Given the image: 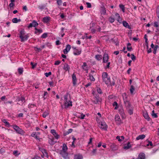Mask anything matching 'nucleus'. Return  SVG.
Returning <instances> with one entry per match:
<instances>
[{"label": "nucleus", "mask_w": 159, "mask_h": 159, "mask_svg": "<svg viewBox=\"0 0 159 159\" xmlns=\"http://www.w3.org/2000/svg\"><path fill=\"white\" fill-rule=\"evenodd\" d=\"M102 79L103 82H104L107 85H115V83L114 81H111L110 78L108 76V74L107 72H103L102 74Z\"/></svg>", "instance_id": "nucleus-1"}, {"label": "nucleus", "mask_w": 159, "mask_h": 159, "mask_svg": "<svg viewBox=\"0 0 159 159\" xmlns=\"http://www.w3.org/2000/svg\"><path fill=\"white\" fill-rule=\"evenodd\" d=\"M28 34H25V31L22 30L20 32L19 37L21 39V41L22 42L27 40L29 37Z\"/></svg>", "instance_id": "nucleus-2"}, {"label": "nucleus", "mask_w": 159, "mask_h": 159, "mask_svg": "<svg viewBox=\"0 0 159 159\" xmlns=\"http://www.w3.org/2000/svg\"><path fill=\"white\" fill-rule=\"evenodd\" d=\"M122 96H123L124 102L126 109L127 108L129 109V108L131 107V106L129 102L126 99L127 98L126 94L125 93H124L122 95Z\"/></svg>", "instance_id": "nucleus-3"}, {"label": "nucleus", "mask_w": 159, "mask_h": 159, "mask_svg": "<svg viewBox=\"0 0 159 159\" xmlns=\"http://www.w3.org/2000/svg\"><path fill=\"white\" fill-rule=\"evenodd\" d=\"M70 95L67 93L66 95H64V105L65 108H67L70 106V101L68 99V97Z\"/></svg>", "instance_id": "nucleus-4"}, {"label": "nucleus", "mask_w": 159, "mask_h": 159, "mask_svg": "<svg viewBox=\"0 0 159 159\" xmlns=\"http://www.w3.org/2000/svg\"><path fill=\"white\" fill-rule=\"evenodd\" d=\"M99 127L102 129L104 130H107V126L105 123L104 122H101L99 123L98 125Z\"/></svg>", "instance_id": "nucleus-5"}, {"label": "nucleus", "mask_w": 159, "mask_h": 159, "mask_svg": "<svg viewBox=\"0 0 159 159\" xmlns=\"http://www.w3.org/2000/svg\"><path fill=\"white\" fill-rule=\"evenodd\" d=\"M13 128L19 134H22L24 132V131L17 125H14Z\"/></svg>", "instance_id": "nucleus-6"}, {"label": "nucleus", "mask_w": 159, "mask_h": 159, "mask_svg": "<svg viewBox=\"0 0 159 159\" xmlns=\"http://www.w3.org/2000/svg\"><path fill=\"white\" fill-rule=\"evenodd\" d=\"M73 49L74 54L75 55H79L81 52V50L80 49H77L76 48L74 47H72Z\"/></svg>", "instance_id": "nucleus-7"}, {"label": "nucleus", "mask_w": 159, "mask_h": 159, "mask_svg": "<svg viewBox=\"0 0 159 159\" xmlns=\"http://www.w3.org/2000/svg\"><path fill=\"white\" fill-rule=\"evenodd\" d=\"M72 82L74 86H75L77 84V79L76 78V75L74 73L72 76Z\"/></svg>", "instance_id": "nucleus-8"}, {"label": "nucleus", "mask_w": 159, "mask_h": 159, "mask_svg": "<svg viewBox=\"0 0 159 159\" xmlns=\"http://www.w3.org/2000/svg\"><path fill=\"white\" fill-rule=\"evenodd\" d=\"M115 118L117 123L118 124H120L121 123V119L118 115H116Z\"/></svg>", "instance_id": "nucleus-9"}, {"label": "nucleus", "mask_w": 159, "mask_h": 159, "mask_svg": "<svg viewBox=\"0 0 159 159\" xmlns=\"http://www.w3.org/2000/svg\"><path fill=\"white\" fill-rule=\"evenodd\" d=\"M60 154L64 158L66 159L68 157V154L66 152H60Z\"/></svg>", "instance_id": "nucleus-10"}, {"label": "nucleus", "mask_w": 159, "mask_h": 159, "mask_svg": "<svg viewBox=\"0 0 159 159\" xmlns=\"http://www.w3.org/2000/svg\"><path fill=\"white\" fill-rule=\"evenodd\" d=\"M38 25V23L35 21L34 20L32 23L29 24V25L28 26V27L30 28L32 27H35Z\"/></svg>", "instance_id": "nucleus-11"}, {"label": "nucleus", "mask_w": 159, "mask_h": 159, "mask_svg": "<svg viewBox=\"0 0 159 159\" xmlns=\"http://www.w3.org/2000/svg\"><path fill=\"white\" fill-rule=\"evenodd\" d=\"M51 132L54 136L56 139H58L59 138V135L57 133L55 130L52 129L51 130Z\"/></svg>", "instance_id": "nucleus-12"}, {"label": "nucleus", "mask_w": 159, "mask_h": 159, "mask_svg": "<svg viewBox=\"0 0 159 159\" xmlns=\"http://www.w3.org/2000/svg\"><path fill=\"white\" fill-rule=\"evenodd\" d=\"M108 59V56L107 54L105 53L104 54L103 57V62H107Z\"/></svg>", "instance_id": "nucleus-13"}, {"label": "nucleus", "mask_w": 159, "mask_h": 159, "mask_svg": "<svg viewBox=\"0 0 159 159\" xmlns=\"http://www.w3.org/2000/svg\"><path fill=\"white\" fill-rule=\"evenodd\" d=\"M82 69L86 71V72H88V67L86 62H84L83 65L82 66Z\"/></svg>", "instance_id": "nucleus-14"}, {"label": "nucleus", "mask_w": 159, "mask_h": 159, "mask_svg": "<svg viewBox=\"0 0 159 159\" xmlns=\"http://www.w3.org/2000/svg\"><path fill=\"white\" fill-rule=\"evenodd\" d=\"M123 25L126 28H128L129 29H131L130 26L128 24L126 21H123Z\"/></svg>", "instance_id": "nucleus-15"}, {"label": "nucleus", "mask_w": 159, "mask_h": 159, "mask_svg": "<svg viewBox=\"0 0 159 159\" xmlns=\"http://www.w3.org/2000/svg\"><path fill=\"white\" fill-rule=\"evenodd\" d=\"M74 159H83V157L82 155L78 154L74 156Z\"/></svg>", "instance_id": "nucleus-16"}, {"label": "nucleus", "mask_w": 159, "mask_h": 159, "mask_svg": "<svg viewBox=\"0 0 159 159\" xmlns=\"http://www.w3.org/2000/svg\"><path fill=\"white\" fill-rule=\"evenodd\" d=\"M145 155L144 153H141L139 155L137 159H145Z\"/></svg>", "instance_id": "nucleus-17"}, {"label": "nucleus", "mask_w": 159, "mask_h": 159, "mask_svg": "<svg viewBox=\"0 0 159 159\" xmlns=\"http://www.w3.org/2000/svg\"><path fill=\"white\" fill-rule=\"evenodd\" d=\"M94 99V100L93 101V102L95 104L97 103L100 102V98L98 96L95 97Z\"/></svg>", "instance_id": "nucleus-18"}, {"label": "nucleus", "mask_w": 159, "mask_h": 159, "mask_svg": "<svg viewBox=\"0 0 159 159\" xmlns=\"http://www.w3.org/2000/svg\"><path fill=\"white\" fill-rule=\"evenodd\" d=\"M145 137V135L144 134H141L138 136L136 138L137 140H139V139H143Z\"/></svg>", "instance_id": "nucleus-19"}, {"label": "nucleus", "mask_w": 159, "mask_h": 159, "mask_svg": "<svg viewBox=\"0 0 159 159\" xmlns=\"http://www.w3.org/2000/svg\"><path fill=\"white\" fill-rule=\"evenodd\" d=\"M70 50V45L68 44L66 48L64 49L63 50V52L64 54H66L67 53L68 51Z\"/></svg>", "instance_id": "nucleus-20"}, {"label": "nucleus", "mask_w": 159, "mask_h": 159, "mask_svg": "<svg viewBox=\"0 0 159 159\" xmlns=\"http://www.w3.org/2000/svg\"><path fill=\"white\" fill-rule=\"evenodd\" d=\"M131 147V145L130 142H128L126 145H125L124 147V148L125 149H128L130 148Z\"/></svg>", "instance_id": "nucleus-21"}, {"label": "nucleus", "mask_w": 159, "mask_h": 159, "mask_svg": "<svg viewBox=\"0 0 159 159\" xmlns=\"http://www.w3.org/2000/svg\"><path fill=\"white\" fill-rule=\"evenodd\" d=\"M106 12V11L105 8L103 7H102L101 9V14L105 15Z\"/></svg>", "instance_id": "nucleus-22"}, {"label": "nucleus", "mask_w": 159, "mask_h": 159, "mask_svg": "<svg viewBox=\"0 0 159 159\" xmlns=\"http://www.w3.org/2000/svg\"><path fill=\"white\" fill-rule=\"evenodd\" d=\"M67 150V148L66 145L64 144L63 145L62 150H61L60 152H66Z\"/></svg>", "instance_id": "nucleus-23"}, {"label": "nucleus", "mask_w": 159, "mask_h": 159, "mask_svg": "<svg viewBox=\"0 0 159 159\" xmlns=\"http://www.w3.org/2000/svg\"><path fill=\"white\" fill-rule=\"evenodd\" d=\"M50 18L49 17H45L43 19V21L45 23H47L49 20Z\"/></svg>", "instance_id": "nucleus-24"}, {"label": "nucleus", "mask_w": 159, "mask_h": 159, "mask_svg": "<svg viewBox=\"0 0 159 159\" xmlns=\"http://www.w3.org/2000/svg\"><path fill=\"white\" fill-rule=\"evenodd\" d=\"M127 111H128V113L130 115H131L133 114V108L132 107H131L129 108V109L127 108Z\"/></svg>", "instance_id": "nucleus-25"}, {"label": "nucleus", "mask_w": 159, "mask_h": 159, "mask_svg": "<svg viewBox=\"0 0 159 159\" xmlns=\"http://www.w3.org/2000/svg\"><path fill=\"white\" fill-rule=\"evenodd\" d=\"M95 58L97 60L100 61L102 59V57L101 55H97L95 56Z\"/></svg>", "instance_id": "nucleus-26"}, {"label": "nucleus", "mask_w": 159, "mask_h": 159, "mask_svg": "<svg viewBox=\"0 0 159 159\" xmlns=\"http://www.w3.org/2000/svg\"><path fill=\"white\" fill-rule=\"evenodd\" d=\"M116 139L118 140V141L120 142L124 139V137L123 136H121L120 137L117 136L116 137Z\"/></svg>", "instance_id": "nucleus-27"}, {"label": "nucleus", "mask_w": 159, "mask_h": 159, "mask_svg": "<svg viewBox=\"0 0 159 159\" xmlns=\"http://www.w3.org/2000/svg\"><path fill=\"white\" fill-rule=\"evenodd\" d=\"M131 45V44L130 43H128L127 44V49L129 51H131L132 49Z\"/></svg>", "instance_id": "nucleus-28"}, {"label": "nucleus", "mask_w": 159, "mask_h": 159, "mask_svg": "<svg viewBox=\"0 0 159 159\" xmlns=\"http://www.w3.org/2000/svg\"><path fill=\"white\" fill-rule=\"evenodd\" d=\"M12 21L14 23H17L18 22L20 21V19H18L17 18H15L12 19Z\"/></svg>", "instance_id": "nucleus-29"}, {"label": "nucleus", "mask_w": 159, "mask_h": 159, "mask_svg": "<svg viewBox=\"0 0 159 159\" xmlns=\"http://www.w3.org/2000/svg\"><path fill=\"white\" fill-rule=\"evenodd\" d=\"M143 116L146 119L148 120H149L150 118L149 117V116L148 115V114L147 113H145L144 114Z\"/></svg>", "instance_id": "nucleus-30"}, {"label": "nucleus", "mask_w": 159, "mask_h": 159, "mask_svg": "<svg viewBox=\"0 0 159 159\" xmlns=\"http://www.w3.org/2000/svg\"><path fill=\"white\" fill-rule=\"evenodd\" d=\"M64 69L66 71L69 70V65L68 64H65L64 66Z\"/></svg>", "instance_id": "nucleus-31"}, {"label": "nucleus", "mask_w": 159, "mask_h": 159, "mask_svg": "<svg viewBox=\"0 0 159 159\" xmlns=\"http://www.w3.org/2000/svg\"><path fill=\"white\" fill-rule=\"evenodd\" d=\"M85 116V115L83 114V113H81L78 116V117L81 119H84V118Z\"/></svg>", "instance_id": "nucleus-32"}, {"label": "nucleus", "mask_w": 159, "mask_h": 159, "mask_svg": "<svg viewBox=\"0 0 159 159\" xmlns=\"http://www.w3.org/2000/svg\"><path fill=\"white\" fill-rule=\"evenodd\" d=\"M113 106L115 107V109H117L118 108V105L117 102H114L113 103Z\"/></svg>", "instance_id": "nucleus-33"}, {"label": "nucleus", "mask_w": 159, "mask_h": 159, "mask_svg": "<svg viewBox=\"0 0 159 159\" xmlns=\"http://www.w3.org/2000/svg\"><path fill=\"white\" fill-rule=\"evenodd\" d=\"M134 90V86L133 85H131V87H130V93L131 94H132L133 93Z\"/></svg>", "instance_id": "nucleus-34"}, {"label": "nucleus", "mask_w": 159, "mask_h": 159, "mask_svg": "<svg viewBox=\"0 0 159 159\" xmlns=\"http://www.w3.org/2000/svg\"><path fill=\"white\" fill-rule=\"evenodd\" d=\"M109 20L111 23L115 21L114 19L111 16L109 18Z\"/></svg>", "instance_id": "nucleus-35"}, {"label": "nucleus", "mask_w": 159, "mask_h": 159, "mask_svg": "<svg viewBox=\"0 0 159 159\" xmlns=\"http://www.w3.org/2000/svg\"><path fill=\"white\" fill-rule=\"evenodd\" d=\"M18 100L19 101H21L23 103L25 102V98L22 97L19 98Z\"/></svg>", "instance_id": "nucleus-36"}, {"label": "nucleus", "mask_w": 159, "mask_h": 159, "mask_svg": "<svg viewBox=\"0 0 159 159\" xmlns=\"http://www.w3.org/2000/svg\"><path fill=\"white\" fill-rule=\"evenodd\" d=\"M144 38L145 39L146 43V45L147 46V47L148 48V39H147V35L146 34L144 36Z\"/></svg>", "instance_id": "nucleus-37"}, {"label": "nucleus", "mask_w": 159, "mask_h": 159, "mask_svg": "<svg viewBox=\"0 0 159 159\" xmlns=\"http://www.w3.org/2000/svg\"><path fill=\"white\" fill-rule=\"evenodd\" d=\"M49 114V112L48 111H46L43 114L42 116L44 118L46 117Z\"/></svg>", "instance_id": "nucleus-38"}, {"label": "nucleus", "mask_w": 159, "mask_h": 159, "mask_svg": "<svg viewBox=\"0 0 159 159\" xmlns=\"http://www.w3.org/2000/svg\"><path fill=\"white\" fill-rule=\"evenodd\" d=\"M18 71L20 74H22L23 71V69L22 68H19L18 69Z\"/></svg>", "instance_id": "nucleus-39"}, {"label": "nucleus", "mask_w": 159, "mask_h": 159, "mask_svg": "<svg viewBox=\"0 0 159 159\" xmlns=\"http://www.w3.org/2000/svg\"><path fill=\"white\" fill-rule=\"evenodd\" d=\"M152 115L153 117L154 118H157V116L156 114L155 113H154V111L153 110L152 111Z\"/></svg>", "instance_id": "nucleus-40"}, {"label": "nucleus", "mask_w": 159, "mask_h": 159, "mask_svg": "<svg viewBox=\"0 0 159 159\" xmlns=\"http://www.w3.org/2000/svg\"><path fill=\"white\" fill-rule=\"evenodd\" d=\"M118 15V21L120 22V23H121V18L120 17V16H119V14L118 13H116V16H117Z\"/></svg>", "instance_id": "nucleus-41"}, {"label": "nucleus", "mask_w": 159, "mask_h": 159, "mask_svg": "<svg viewBox=\"0 0 159 159\" xmlns=\"http://www.w3.org/2000/svg\"><path fill=\"white\" fill-rule=\"evenodd\" d=\"M89 79L92 81H94L95 80V79L94 78L93 75H89Z\"/></svg>", "instance_id": "nucleus-42"}, {"label": "nucleus", "mask_w": 159, "mask_h": 159, "mask_svg": "<svg viewBox=\"0 0 159 159\" xmlns=\"http://www.w3.org/2000/svg\"><path fill=\"white\" fill-rule=\"evenodd\" d=\"M119 7H120V8H121L122 9L123 12H125V7H124V6L123 5H119Z\"/></svg>", "instance_id": "nucleus-43"}, {"label": "nucleus", "mask_w": 159, "mask_h": 159, "mask_svg": "<svg viewBox=\"0 0 159 159\" xmlns=\"http://www.w3.org/2000/svg\"><path fill=\"white\" fill-rule=\"evenodd\" d=\"M13 154L16 156L19 155L20 153H18V151H14L13 152Z\"/></svg>", "instance_id": "nucleus-44"}, {"label": "nucleus", "mask_w": 159, "mask_h": 159, "mask_svg": "<svg viewBox=\"0 0 159 159\" xmlns=\"http://www.w3.org/2000/svg\"><path fill=\"white\" fill-rule=\"evenodd\" d=\"M49 143L51 145H53L55 143L52 139H50L49 140Z\"/></svg>", "instance_id": "nucleus-45"}, {"label": "nucleus", "mask_w": 159, "mask_h": 159, "mask_svg": "<svg viewBox=\"0 0 159 159\" xmlns=\"http://www.w3.org/2000/svg\"><path fill=\"white\" fill-rule=\"evenodd\" d=\"M75 141H73L72 143V144L70 145V147H71V148H72V149L74 148L75 147V146L74 145V143H75Z\"/></svg>", "instance_id": "nucleus-46"}, {"label": "nucleus", "mask_w": 159, "mask_h": 159, "mask_svg": "<svg viewBox=\"0 0 159 159\" xmlns=\"http://www.w3.org/2000/svg\"><path fill=\"white\" fill-rule=\"evenodd\" d=\"M2 121L4 123H5V124H6L7 125V126H9L10 125H9V123L7 122V120L6 119H3V120H2Z\"/></svg>", "instance_id": "nucleus-47"}, {"label": "nucleus", "mask_w": 159, "mask_h": 159, "mask_svg": "<svg viewBox=\"0 0 159 159\" xmlns=\"http://www.w3.org/2000/svg\"><path fill=\"white\" fill-rule=\"evenodd\" d=\"M34 50L35 51H38V52H40L41 50V49L40 48H38L36 47H34Z\"/></svg>", "instance_id": "nucleus-48"}, {"label": "nucleus", "mask_w": 159, "mask_h": 159, "mask_svg": "<svg viewBox=\"0 0 159 159\" xmlns=\"http://www.w3.org/2000/svg\"><path fill=\"white\" fill-rule=\"evenodd\" d=\"M131 58L132 60L133 61H134L136 59V57L133 54H131Z\"/></svg>", "instance_id": "nucleus-49"}, {"label": "nucleus", "mask_w": 159, "mask_h": 159, "mask_svg": "<svg viewBox=\"0 0 159 159\" xmlns=\"http://www.w3.org/2000/svg\"><path fill=\"white\" fill-rule=\"evenodd\" d=\"M157 16L159 18V7H158L157 9Z\"/></svg>", "instance_id": "nucleus-50"}, {"label": "nucleus", "mask_w": 159, "mask_h": 159, "mask_svg": "<svg viewBox=\"0 0 159 159\" xmlns=\"http://www.w3.org/2000/svg\"><path fill=\"white\" fill-rule=\"evenodd\" d=\"M62 1L61 0H57V3L58 5H60L62 3Z\"/></svg>", "instance_id": "nucleus-51"}, {"label": "nucleus", "mask_w": 159, "mask_h": 159, "mask_svg": "<svg viewBox=\"0 0 159 159\" xmlns=\"http://www.w3.org/2000/svg\"><path fill=\"white\" fill-rule=\"evenodd\" d=\"M51 74V72H49L48 73H45V76L47 77H48L49 75H50Z\"/></svg>", "instance_id": "nucleus-52"}, {"label": "nucleus", "mask_w": 159, "mask_h": 159, "mask_svg": "<svg viewBox=\"0 0 159 159\" xmlns=\"http://www.w3.org/2000/svg\"><path fill=\"white\" fill-rule=\"evenodd\" d=\"M87 5V7L88 8H91V5L90 3L86 2V3Z\"/></svg>", "instance_id": "nucleus-53"}, {"label": "nucleus", "mask_w": 159, "mask_h": 159, "mask_svg": "<svg viewBox=\"0 0 159 159\" xmlns=\"http://www.w3.org/2000/svg\"><path fill=\"white\" fill-rule=\"evenodd\" d=\"M47 37V34L46 33H44L42 35V36H41V37L43 38H46Z\"/></svg>", "instance_id": "nucleus-54"}, {"label": "nucleus", "mask_w": 159, "mask_h": 159, "mask_svg": "<svg viewBox=\"0 0 159 159\" xmlns=\"http://www.w3.org/2000/svg\"><path fill=\"white\" fill-rule=\"evenodd\" d=\"M69 129H68V131L66 132H64V136H66L67 134H68L69 133Z\"/></svg>", "instance_id": "nucleus-55"}, {"label": "nucleus", "mask_w": 159, "mask_h": 159, "mask_svg": "<svg viewBox=\"0 0 159 159\" xmlns=\"http://www.w3.org/2000/svg\"><path fill=\"white\" fill-rule=\"evenodd\" d=\"M97 90L98 92V93H102L101 89L100 88H98Z\"/></svg>", "instance_id": "nucleus-56"}, {"label": "nucleus", "mask_w": 159, "mask_h": 159, "mask_svg": "<svg viewBox=\"0 0 159 159\" xmlns=\"http://www.w3.org/2000/svg\"><path fill=\"white\" fill-rule=\"evenodd\" d=\"M44 7H45V6H44L43 5H42V6H39V8L41 10H42L43 9H44Z\"/></svg>", "instance_id": "nucleus-57"}, {"label": "nucleus", "mask_w": 159, "mask_h": 159, "mask_svg": "<svg viewBox=\"0 0 159 159\" xmlns=\"http://www.w3.org/2000/svg\"><path fill=\"white\" fill-rule=\"evenodd\" d=\"M61 63V61H55L54 64L55 65H58Z\"/></svg>", "instance_id": "nucleus-58"}, {"label": "nucleus", "mask_w": 159, "mask_h": 159, "mask_svg": "<svg viewBox=\"0 0 159 159\" xmlns=\"http://www.w3.org/2000/svg\"><path fill=\"white\" fill-rule=\"evenodd\" d=\"M154 26L156 27H157L158 26V22H156L154 23Z\"/></svg>", "instance_id": "nucleus-59"}, {"label": "nucleus", "mask_w": 159, "mask_h": 159, "mask_svg": "<svg viewBox=\"0 0 159 159\" xmlns=\"http://www.w3.org/2000/svg\"><path fill=\"white\" fill-rule=\"evenodd\" d=\"M96 149H93L92 151V155H94L96 153Z\"/></svg>", "instance_id": "nucleus-60"}, {"label": "nucleus", "mask_w": 159, "mask_h": 159, "mask_svg": "<svg viewBox=\"0 0 159 159\" xmlns=\"http://www.w3.org/2000/svg\"><path fill=\"white\" fill-rule=\"evenodd\" d=\"M31 64L32 66V68H34L36 65V64H34L32 62L31 63Z\"/></svg>", "instance_id": "nucleus-61"}, {"label": "nucleus", "mask_w": 159, "mask_h": 159, "mask_svg": "<svg viewBox=\"0 0 159 159\" xmlns=\"http://www.w3.org/2000/svg\"><path fill=\"white\" fill-rule=\"evenodd\" d=\"M119 113L122 116H123L124 115V113L123 110H121V111H120Z\"/></svg>", "instance_id": "nucleus-62"}, {"label": "nucleus", "mask_w": 159, "mask_h": 159, "mask_svg": "<svg viewBox=\"0 0 159 159\" xmlns=\"http://www.w3.org/2000/svg\"><path fill=\"white\" fill-rule=\"evenodd\" d=\"M149 145H150L151 146H152V143L151 141H149V143L147 145V146H149Z\"/></svg>", "instance_id": "nucleus-63"}, {"label": "nucleus", "mask_w": 159, "mask_h": 159, "mask_svg": "<svg viewBox=\"0 0 159 159\" xmlns=\"http://www.w3.org/2000/svg\"><path fill=\"white\" fill-rule=\"evenodd\" d=\"M14 5V4L13 2H11L9 4L10 8L13 7Z\"/></svg>", "instance_id": "nucleus-64"}]
</instances>
